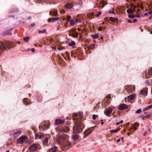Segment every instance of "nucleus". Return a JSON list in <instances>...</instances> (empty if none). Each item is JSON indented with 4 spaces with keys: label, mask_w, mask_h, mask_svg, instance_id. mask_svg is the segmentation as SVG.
Segmentation results:
<instances>
[{
    "label": "nucleus",
    "mask_w": 152,
    "mask_h": 152,
    "mask_svg": "<svg viewBox=\"0 0 152 152\" xmlns=\"http://www.w3.org/2000/svg\"><path fill=\"white\" fill-rule=\"evenodd\" d=\"M59 19V18L58 17L52 18H49L48 21L49 22H53L58 20Z\"/></svg>",
    "instance_id": "obj_12"
},
{
    "label": "nucleus",
    "mask_w": 152,
    "mask_h": 152,
    "mask_svg": "<svg viewBox=\"0 0 152 152\" xmlns=\"http://www.w3.org/2000/svg\"><path fill=\"white\" fill-rule=\"evenodd\" d=\"M112 111V109L111 108H110L104 111V113L105 114H109Z\"/></svg>",
    "instance_id": "obj_23"
},
{
    "label": "nucleus",
    "mask_w": 152,
    "mask_h": 152,
    "mask_svg": "<svg viewBox=\"0 0 152 152\" xmlns=\"http://www.w3.org/2000/svg\"><path fill=\"white\" fill-rule=\"evenodd\" d=\"M101 14V12H98V14L96 15V16L97 17H98L99 16V15Z\"/></svg>",
    "instance_id": "obj_49"
},
{
    "label": "nucleus",
    "mask_w": 152,
    "mask_h": 152,
    "mask_svg": "<svg viewBox=\"0 0 152 152\" xmlns=\"http://www.w3.org/2000/svg\"><path fill=\"white\" fill-rule=\"evenodd\" d=\"M64 122V120H61L59 119H57L55 121V124L56 125L61 124Z\"/></svg>",
    "instance_id": "obj_9"
},
{
    "label": "nucleus",
    "mask_w": 152,
    "mask_h": 152,
    "mask_svg": "<svg viewBox=\"0 0 152 152\" xmlns=\"http://www.w3.org/2000/svg\"><path fill=\"white\" fill-rule=\"evenodd\" d=\"M95 127H96V126L89 128L88 129H86V136H88L91 132L94 130Z\"/></svg>",
    "instance_id": "obj_8"
},
{
    "label": "nucleus",
    "mask_w": 152,
    "mask_h": 152,
    "mask_svg": "<svg viewBox=\"0 0 152 152\" xmlns=\"http://www.w3.org/2000/svg\"><path fill=\"white\" fill-rule=\"evenodd\" d=\"M66 125H69L70 124V123L69 121H67L66 122Z\"/></svg>",
    "instance_id": "obj_51"
},
{
    "label": "nucleus",
    "mask_w": 152,
    "mask_h": 152,
    "mask_svg": "<svg viewBox=\"0 0 152 152\" xmlns=\"http://www.w3.org/2000/svg\"><path fill=\"white\" fill-rule=\"evenodd\" d=\"M134 89L135 87L134 86H130L129 88L128 89V91L129 92H132Z\"/></svg>",
    "instance_id": "obj_26"
},
{
    "label": "nucleus",
    "mask_w": 152,
    "mask_h": 152,
    "mask_svg": "<svg viewBox=\"0 0 152 152\" xmlns=\"http://www.w3.org/2000/svg\"><path fill=\"white\" fill-rule=\"evenodd\" d=\"M120 124V122H118V123H117L116 124V125H119V124Z\"/></svg>",
    "instance_id": "obj_64"
},
{
    "label": "nucleus",
    "mask_w": 152,
    "mask_h": 152,
    "mask_svg": "<svg viewBox=\"0 0 152 152\" xmlns=\"http://www.w3.org/2000/svg\"><path fill=\"white\" fill-rule=\"evenodd\" d=\"M150 115H147L145 116H142L138 117L139 118H142V119H143L145 118H148L150 117Z\"/></svg>",
    "instance_id": "obj_31"
},
{
    "label": "nucleus",
    "mask_w": 152,
    "mask_h": 152,
    "mask_svg": "<svg viewBox=\"0 0 152 152\" xmlns=\"http://www.w3.org/2000/svg\"><path fill=\"white\" fill-rule=\"evenodd\" d=\"M71 145V143L67 142L66 143L62 144V146L63 148L65 149H68L70 148Z\"/></svg>",
    "instance_id": "obj_7"
},
{
    "label": "nucleus",
    "mask_w": 152,
    "mask_h": 152,
    "mask_svg": "<svg viewBox=\"0 0 152 152\" xmlns=\"http://www.w3.org/2000/svg\"><path fill=\"white\" fill-rule=\"evenodd\" d=\"M141 109H139L137 111H136L135 112V113H141Z\"/></svg>",
    "instance_id": "obj_43"
},
{
    "label": "nucleus",
    "mask_w": 152,
    "mask_h": 152,
    "mask_svg": "<svg viewBox=\"0 0 152 152\" xmlns=\"http://www.w3.org/2000/svg\"><path fill=\"white\" fill-rule=\"evenodd\" d=\"M26 136H22L18 139L17 142L19 144H22L26 140Z\"/></svg>",
    "instance_id": "obj_4"
},
{
    "label": "nucleus",
    "mask_w": 152,
    "mask_h": 152,
    "mask_svg": "<svg viewBox=\"0 0 152 152\" xmlns=\"http://www.w3.org/2000/svg\"><path fill=\"white\" fill-rule=\"evenodd\" d=\"M65 12L63 10H61L60 11V13H64Z\"/></svg>",
    "instance_id": "obj_56"
},
{
    "label": "nucleus",
    "mask_w": 152,
    "mask_h": 152,
    "mask_svg": "<svg viewBox=\"0 0 152 152\" xmlns=\"http://www.w3.org/2000/svg\"><path fill=\"white\" fill-rule=\"evenodd\" d=\"M148 13H146L144 14V15H148Z\"/></svg>",
    "instance_id": "obj_63"
},
{
    "label": "nucleus",
    "mask_w": 152,
    "mask_h": 152,
    "mask_svg": "<svg viewBox=\"0 0 152 152\" xmlns=\"http://www.w3.org/2000/svg\"><path fill=\"white\" fill-rule=\"evenodd\" d=\"M75 20L73 19H72L70 21V25L71 26H73L75 24Z\"/></svg>",
    "instance_id": "obj_28"
},
{
    "label": "nucleus",
    "mask_w": 152,
    "mask_h": 152,
    "mask_svg": "<svg viewBox=\"0 0 152 152\" xmlns=\"http://www.w3.org/2000/svg\"><path fill=\"white\" fill-rule=\"evenodd\" d=\"M120 139H118L117 140L116 142H119L120 141Z\"/></svg>",
    "instance_id": "obj_61"
},
{
    "label": "nucleus",
    "mask_w": 152,
    "mask_h": 152,
    "mask_svg": "<svg viewBox=\"0 0 152 152\" xmlns=\"http://www.w3.org/2000/svg\"><path fill=\"white\" fill-rule=\"evenodd\" d=\"M91 36L94 38V39H96L97 38L99 37V34H92L91 35Z\"/></svg>",
    "instance_id": "obj_32"
},
{
    "label": "nucleus",
    "mask_w": 152,
    "mask_h": 152,
    "mask_svg": "<svg viewBox=\"0 0 152 152\" xmlns=\"http://www.w3.org/2000/svg\"><path fill=\"white\" fill-rule=\"evenodd\" d=\"M88 47L89 49H93L94 48V46L93 45H91L90 46H88Z\"/></svg>",
    "instance_id": "obj_47"
},
{
    "label": "nucleus",
    "mask_w": 152,
    "mask_h": 152,
    "mask_svg": "<svg viewBox=\"0 0 152 152\" xmlns=\"http://www.w3.org/2000/svg\"><path fill=\"white\" fill-rule=\"evenodd\" d=\"M75 29H72L71 30L69 31V33H70V32L71 33H74L76 32L75 31Z\"/></svg>",
    "instance_id": "obj_44"
},
{
    "label": "nucleus",
    "mask_w": 152,
    "mask_h": 152,
    "mask_svg": "<svg viewBox=\"0 0 152 152\" xmlns=\"http://www.w3.org/2000/svg\"><path fill=\"white\" fill-rule=\"evenodd\" d=\"M132 12V10L131 8H129L127 10H126V12L127 13H131Z\"/></svg>",
    "instance_id": "obj_37"
},
{
    "label": "nucleus",
    "mask_w": 152,
    "mask_h": 152,
    "mask_svg": "<svg viewBox=\"0 0 152 152\" xmlns=\"http://www.w3.org/2000/svg\"><path fill=\"white\" fill-rule=\"evenodd\" d=\"M130 7H134V8H136V6H134V5H133V4H132L130 5Z\"/></svg>",
    "instance_id": "obj_52"
},
{
    "label": "nucleus",
    "mask_w": 152,
    "mask_h": 152,
    "mask_svg": "<svg viewBox=\"0 0 152 152\" xmlns=\"http://www.w3.org/2000/svg\"><path fill=\"white\" fill-rule=\"evenodd\" d=\"M135 17H137V18H140L141 16V15H135Z\"/></svg>",
    "instance_id": "obj_53"
},
{
    "label": "nucleus",
    "mask_w": 152,
    "mask_h": 152,
    "mask_svg": "<svg viewBox=\"0 0 152 152\" xmlns=\"http://www.w3.org/2000/svg\"><path fill=\"white\" fill-rule=\"evenodd\" d=\"M110 20L112 22H114L115 21H117L118 20V18H114L112 17H110Z\"/></svg>",
    "instance_id": "obj_24"
},
{
    "label": "nucleus",
    "mask_w": 152,
    "mask_h": 152,
    "mask_svg": "<svg viewBox=\"0 0 152 152\" xmlns=\"http://www.w3.org/2000/svg\"><path fill=\"white\" fill-rule=\"evenodd\" d=\"M129 23H132V21L131 20H128L127 21Z\"/></svg>",
    "instance_id": "obj_58"
},
{
    "label": "nucleus",
    "mask_w": 152,
    "mask_h": 152,
    "mask_svg": "<svg viewBox=\"0 0 152 152\" xmlns=\"http://www.w3.org/2000/svg\"><path fill=\"white\" fill-rule=\"evenodd\" d=\"M43 136V134L42 133L39 132L35 134V139L41 138Z\"/></svg>",
    "instance_id": "obj_11"
},
{
    "label": "nucleus",
    "mask_w": 152,
    "mask_h": 152,
    "mask_svg": "<svg viewBox=\"0 0 152 152\" xmlns=\"http://www.w3.org/2000/svg\"><path fill=\"white\" fill-rule=\"evenodd\" d=\"M37 149V146L36 144H34L31 145L29 147V150L30 151L33 152L36 151Z\"/></svg>",
    "instance_id": "obj_5"
},
{
    "label": "nucleus",
    "mask_w": 152,
    "mask_h": 152,
    "mask_svg": "<svg viewBox=\"0 0 152 152\" xmlns=\"http://www.w3.org/2000/svg\"><path fill=\"white\" fill-rule=\"evenodd\" d=\"M21 132L20 131H18L17 132H15L14 134L13 135L14 136H16L17 135H20L21 134Z\"/></svg>",
    "instance_id": "obj_33"
},
{
    "label": "nucleus",
    "mask_w": 152,
    "mask_h": 152,
    "mask_svg": "<svg viewBox=\"0 0 152 152\" xmlns=\"http://www.w3.org/2000/svg\"><path fill=\"white\" fill-rule=\"evenodd\" d=\"M148 13L149 14H151V13H152V11H150L149 12H148Z\"/></svg>",
    "instance_id": "obj_59"
},
{
    "label": "nucleus",
    "mask_w": 152,
    "mask_h": 152,
    "mask_svg": "<svg viewBox=\"0 0 152 152\" xmlns=\"http://www.w3.org/2000/svg\"><path fill=\"white\" fill-rule=\"evenodd\" d=\"M31 26L32 27L35 26V24L34 23H33L31 25Z\"/></svg>",
    "instance_id": "obj_55"
},
{
    "label": "nucleus",
    "mask_w": 152,
    "mask_h": 152,
    "mask_svg": "<svg viewBox=\"0 0 152 152\" xmlns=\"http://www.w3.org/2000/svg\"><path fill=\"white\" fill-rule=\"evenodd\" d=\"M98 115H93V117H92V118L94 120H95L96 118V117H98Z\"/></svg>",
    "instance_id": "obj_42"
},
{
    "label": "nucleus",
    "mask_w": 152,
    "mask_h": 152,
    "mask_svg": "<svg viewBox=\"0 0 152 152\" xmlns=\"http://www.w3.org/2000/svg\"><path fill=\"white\" fill-rule=\"evenodd\" d=\"M74 5L72 4H67L65 5V7L66 8L69 9L72 7Z\"/></svg>",
    "instance_id": "obj_19"
},
{
    "label": "nucleus",
    "mask_w": 152,
    "mask_h": 152,
    "mask_svg": "<svg viewBox=\"0 0 152 152\" xmlns=\"http://www.w3.org/2000/svg\"><path fill=\"white\" fill-rule=\"evenodd\" d=\"M75 23H76L77 22H81V20L79 19H76L75 20Z\"/></svg>",
    "instance_id": "obj_40"
},
{
    "label": "nucleus",
    "mask_w": 152,
    "mask_h": 152,
    "mask_svg": "<svg viewBox=\"0 0 152 152\" xmlns=\"http://www.w3.org/2000/svg\"><path fill=\"white\" fill-rule=\"evenodd\" d=\"M151 108H152V104L148 106V107L144 108L143 109V111H145L146 110H148Z\"/></svg>",
    "instance_id": "obj_29"
},
{
    "label": "nucleus",
    "mask_w": 152,
    "mask_h": 152,
    "mask_svg": "<svg viewBox=\"0 0 152 152\" xmlns=\"http://www.w3.org/2000/svg\"><path fill=\"white\" fill-rule=\"evenodd\" d=\"M46 31V30H44L43 31H41V30H39L38 31V33H44Z\"/></svg>",
    "instance_id": "obj_45"
},
{
    "label": "nucleus",
    "mask_w": 152,
    "mask_h": 152,
    "mask_svg": "<svg viewBox=\"0 0 152 152\" xmlns=\"http://www.w3.org/2000/svg\"><path fill=\"white\" fill-rule=\"evenodd\" d=\"M75 44L74 42L72 41L71 42L68 44V45L69 46H72L75 45Z\"/></svg>",
    "instance_id": "obj_35"
},
{
    "label": "nucleus",
    "mask_w": 152,
    "mask_h": 152,
    "mask_svg": "<svg viewBox=\"0 0 152 152\" xmlns=\"http://www.w3.org/2000/svg\"><path fill=\"white\" fill-rule=\"evenodd\" d=\"M133 129V128H132V126L131 127L129 128V131L131 133H133L134 132V131H133L132 129Z\"/></svg>",
    "instance_id": "obj_41"
},
{
    "label": "nucleus",
    "mask_w": 152,
    "mask_h": 152,
    "mask_svg": "<svg viewBox=\"0 0 152 152\" xmlns=\"http://www.w3.org/2000/svg\"><path fill=\"white\" fill-rule=\"evenodd\" d=\"M102 29V28L101 27H99L98 29L99 31H101Z\"/></svg>",
    "instance_id": "obj_54"
},
{
    "label": "nucleus",
    "mask_w": 152,
    "mask_h": 152,
    "mask_svg": "<svg viewBox=\"0 0 152 152\" xmlns=\"http://www.w3.org/2000/svg\"><path fill=\"white\" fill-rule=\"evenodd\" d=\"M69 36L73 37H76L78 35V33L76 32L74 33H71L70 32V33H69Z\"/></svg>",
    "instance_id": "obj_15"
},
{
    "label": "nucleus",
    "mask_w": 152,
    "mask_h": 152,
    "mask_svg": "<svg viewBox=\"0 0 152 152\" xmlns=\"http://www.w3.org/2000/svg\"><path fill=\"white\" fill-rule=\"evenodd\" d=\"M109 13H110V14H114L115 12L114 11H109L108 12Z\"/></svg>",
    "instance_id": "obj_50"
},
{
    "label": "nucleus",
    "mask_w": 152,
    "mask_h": 152,
    "mask_svg": "<svg viewBox=\"0 0 152 152\" xmlns=\"http://www.w3.org/2000/svg\"><path fill=\"white\" fill-rule=\"evenodd\" d=\"M57 147L56 146H53L51 148L48 150L49 152H56V151Z\"/></svg>",
    "instance_id": "obj_13"
},
{
    "label": "nucleus",
    "mask_w": 152,
    "mask_h": 152,
    "mask_svg": "<svg viewBox=\"0 0 152 152\" xmlns=\"http://www.w3.org/2000/svg\"><path fill=\"white\" fill-rule=\"evenodd\" d=\"M140 94L143 96H146L147 94V90L146 89L142 90L140 91Z\"/></svg>",
    "instance_id": "obj_17"
},
{
    "label": "nucleus",
    "mask_w": 152,
    "mask_h": 152,
    "mask_svg": "<svg viewBox=\"0 0 152 152\" xmlns=\"http://www.w3.org/2000/svg\"><path fill=\"white\" fill-rule=\"evenodd\" d=\"M52 14L54 16H56L58 14V12L56 10H54V11L52 12V11H50V12L49 14L50 15H51V14Z\"/></svg>",
    "instance_id": "obj_16"
},
{
    "label": "nucleus",
    "mask_w": 152,
    "mask_h": 152,
    "mask_svg": "<svg viewBox=\"0 0 152 152\" xmlns=\"http://www.w3.org/2000/svg\"><path fill=\"white\" fill-rule=\"evenodd\" d=\"M135 96V95L133 94L128 96V100H131L134 99Z\"/></svg>",
    "instance_id": "obj_21"
},
{
    "label": "nucleus",
    "mask_w": 152,
    "mask_h": 152,
    "mask_svg": "<svg viewBox=\"0 0 152 152\" xmlns=\"http://www.w3.org/2000/svg\"><path fill=\"white\" fill-rule=\"evenodd\" d=\"M28 101V99H26V98H25V99H23V102H24L26 104V105H27L28 104H29V103H28L27 102Z\"/></svg>",
    "instance_id": "obj_36"
},
{
    "label": "nucleus",
    "mask_w": 152,
    "mask_h": 152,
    "mask_svg": "<svg viewBox=\"0 0 152 152\" xmlns=\"http://www.w3.org/2000/svg\"><path fill=\"white\" fill-rule=\"evenodd\" d=\"M71 18V16L69 15H67L66 17V20H70Z\"/></svg>",
    "instance_id": "obj_48"
},
{
    "label": "nucleus",
    "mask_w": 152,
    "mask_h": 152,
    "mask_svg": "<svg viewBox=\"0 0 152 152\" xmlns=\"http://www.w3.org/2000/svg\"><path fill=\"white\" fill-rule=\"evenodd\" d=\"M123 122V120H121V121L119 122L120 124H122V123Z\"/></svg>",
    "instance_id": "obj_62"
},
{
    "label": "nucleus",
    "mask_w": 152,
    "mask_h": 152,
    "mask_svg": "<svg viewBox=\"0 0 152 152\" xmlns=\"http://www.w3.org/2000/svg\"><path fill=\"white\" fill-rule=\"evenodd\" d=\"M120 130L119 129H115L111 130L110 131V132L111 133H116L119 131Z\"/></svg>",
    "instance_id": "obj_27"
},
{
    "label": "nucleus",
    "mask_w": 152,
    "mask_h": 152,
    "mask_svg": "<svg viewBox=\"0 0 152 152\" xmlns=\"http://www.w3.org/2000/svg\"><path fill=\"white\" fill-rule=\"evenodd\" d=\"M73 120L75 125L73 128V132L75 133H80L84 127L82 121L84 120L83 115H73Z\"/></svg>",
    "instance_id": "obj_1"
},
{
    "label": "nucleus",
    "mask_w": 152,
    "mask_h": 152,
    "mask_svg": "<svg viewBox=\"0 0 152 152\" xmlns=\"http://www.w3.org/2000/svg\"><path fill=\"white\" fill-rule=\"evenodd\" d=\"M148 74L149 75H152V68L149 70Z\"/></svg>",
    "instance_id": "obj_38"
},
{
    "label": "nucleus",
    "mask_w": 152,
    "mask_h": 152,
    "mask_svg": "<svg viewBox=\"0 0 152 152\" xmlns=\"http://www.w3.org/2000/svg\"><path fill=\"white\" fill-rule=\"evenodd\" d=\"M5 44L6 48H8L10 47V48H11V46L12 45V43L11 42L8 41L6 42Z\"/></svg>",
    "instance_id": "obj_18"
},
{
    "label": "nucleus",
    "mask_w": 152,
    "mask_h": 152,
    "mask_svg": "<svg viewBox=\"0 0 152 152\" xmlns=\"http://www.w3.org/2000/svg\"><path fill=\"white\" fill-rule=\"evenodd\" d=\"M69 131V129L68 128H62L60 130L61 132H66Z\"/></svg>",
    "instance_id": "obj_22"
},
{
    "label": "nucleus",
    "mask_w": 152,
    "mask_h": 152,
    "mask_svg": "<svg viewBox=\"0 0 152 152\" xmlns=\"http://www.w3.org/2000/svg\"><path fill=\"white\" fill-rule=\"evenodd\" d=\"M18 11V9L16 8H15L13 9V10L12 11V12H17Z\"/></svg>",
    "instance_id": "obj_46"
},
{
    "label": "nucleus",
    "mask_w": 152,
    "mask_h": 152,
    "mask_svg": "<svg viewBox=\"0 0 152 152\" xmlns=\"http://www.w3.org/2000/svg\"><path fill=\"white\" fill-rule=\"evenodd\" d=\"M105 5H106V4L105 2L103 1H102L100 3V6L102 8H103Z\"/></svg>",
    "instance_id": "obj_25"
},
{
    "label": "nucleus",
    "mask_w": 152,
    "mask_h": 152,
    "mask_svg": "<svg viewBox=\"0 0 152 152\" xmlns=\"http://www.w3.org/2000/svg\"><path fill=\"white\" fill-rule=\"evenodd\" d=\"M29 39V37H27L24 38L23 39V40L24 41H25L26 42H28Z\"/></svg>",
    "instance_id": "obj_34"
},
{
    "label": "nucleus",
    "mask_w": 152,
    "mask_h": 152,
    "mask_svg": "<svg viewBox=\"0 0 152 152\" xmlns=\"http://www.w3.org/2000/svg\"><path fill=\"white\" fill-rule=\"evenodd\" d=\"M6 47L5 43L0 41V50H6Z\"/></svg>",
    "instance_id": "obj_6"
},
{
    "label": "nucleus",
    "mask_w": 152,
    "mask_h": 152,
    "mask_svg": "<svg viewBox=\"0 0 152 152\" xmlns=\"http://www.w3.org/2000/svg\"><path fill=\"white\" fill-rule=\"evenodd\" d=\"M48 123L49 122L48 121L41 123L39 125V129L42 128L43 130L47 129L49 128V127Z\"/></svg>",
    "instance_id": "obj_3"
},
{
    "label": "nucleus",
    "mask_w": 152,
    "mask_h": 152,
    "mask_svg": "<svg viewBox=\"0 0 152 152\" xmlns=\"http://www.w3.org/2000/svg\"><path fill=\"white\" fill-rule=\"evenodd\" d=\"M137 21V20L136 19H134L133 20V22L134 23L136 22Z\"/></svg>",
    "instance_id": "obj_57"
},
{
    "label": "nucleus",
    "mask_w": 152,
    "mask_h": 152,
    "mask_svg": "<svg viewBox=\"0 0 152 152\" xmlns=\"http://www.w3.org/2000/svg\"><path fill=\"white\" fill-rule=\"evenodd\" d=\"M140 125V124L137 122L134 123L132 126V128L134 130H136L137 129V127H138Z\"/></svg>",
    "instance_id": "obj_14"
},
{
    "label": "nucleus",
    "mask_w": 152,
    "mask_h": 152,
    "mask_svg": "<svg viewBox=\"0 0 152 152\" xmlns=\"http://www.w3.org/2000/svg\"><path fill=\"white\" fill-rule=\"evenodd\" d=\"M127 107L126 105L125 104H121L119 106V109L122 110L126 109Z\"/></svg>",
    "instance_id": "obj_10"
},
{
    "label": "nucleus",
    "mask_w": 152,
    "mask_h": 152,
    "mask_svg": "<svg viewBox=\"0 0 152 152\" xmlns=\"http://www.w3.org/2000/svg\"><path fill=\"white\" fill-rule=\"evenodd\" d=\"M128 17L131 18H133L135 17V15H128Z\"/></svg>",
    "instance_id": "obj_39"
},
{
    "label": "nucleus",
    "mask_w": 152,
    "mask_h": 152,
    "mask_svg": "<svg viewBox=\"0 0 152 152\" xmlns=\"http://www.w3.org/2000/svg\"><path fill=\"white\" fill-rule=\"evenodd\" d=\"M78 136L77 134L74 135L72 136V138L74 140H76L78 138Z\"/></svg>",
    "instance_id": "obj_30"
},
{
    "label": "nucleus",
    "mask_w": 152,
    "mask_h": 152,
    "mask_svg": "<svg viewBox=\"0 0 152 152\" xmlns=\"http://www.w3.org/2000/svg\"><path fill=\"white\" fill-rule=\"evenodd\" d=\"M67 136L66 135H61L58 136L56 141L59 144H62L66 140Z\"/></svg>",
    "instance_id": "obj_2"
},
{
    "label": "nucleus",
    "mask_w": 152,
    "mask_h": 152,
    "mask_svg": "<svg viewBox=\"0 0 152 152\" xmlns=\"http://www.w3.org/2000/svg\"><path fill=\"white\" fill-rule=\"evenodd\" d=\"M31 50L33 52H35V50L34 48H32L31 49Z\"/></svg>",
    "instance_id": "obj_60"
},
{
    "label": "nucleus",
    "mask_w": 152,
    "mask_h": 152,
    "mask_svg": "<svg viewBox=\"0 0 152 152\" xmlns=\"http://www.w3.org/2000/svg\"><path fill=\"white\" fill-rule=\"evenodd\" d=\"M50 136L49 134L47 135V137L45 138V140L43 141V143L44 145H46L48 142V137H49Z\"/></svg>",
    "instance_id": "obj_20"
}]
</instances>
